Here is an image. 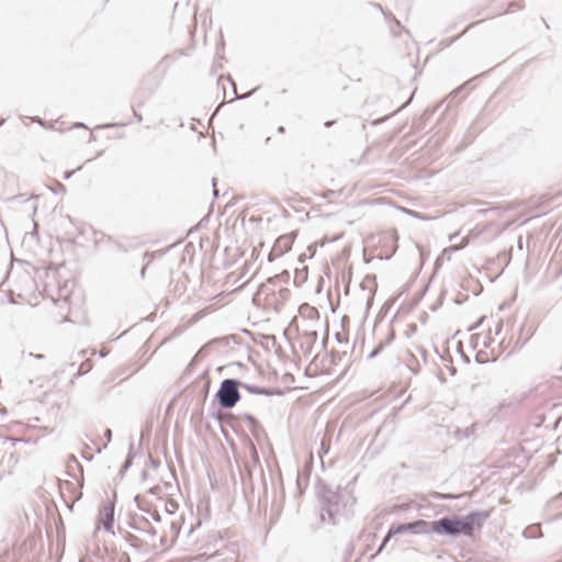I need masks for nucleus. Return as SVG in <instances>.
<instances>
[{
	"mask_svg": "<svg viewBox=\"0 0 562 562\" xmlns=\"http://www.w3.org/2000/svg\"><path fill=\"white\" fill-rule=\"evenodd\" d=\"M493 509H473L467 515L451 513L438 519L428 521V535H438L449 539L460 536L473 538L490 519Z\"/></svg>",
	"mask_w": 562,
	"mask_h": 562,
	"instance_id": "1",
	"label": "nucleus"
},
{
	"mask_svg": "<svg viewBox=\"0 0 562 562\" xmlns=\"http://www.w3.org/2000/svg\"><path fill=\"white\" fill-rule=\"evenodd\" d=\"M317 484L319 502L318 520L322 522L328 521L331 525H337V515L339 513V495L338 493L327 491L325 483L319 477Z\"/></svg>",
	"mask_w": 562,
	"mask_h": 562,
	"instance_id": "2",
	"label": "nucleus"
},
{
	"mask_svg": "<svg viewBox=\"0 0 562 562\" xmlns=\"http://www.w3.org/2000/svg\"><path fill=\"white\" fill-rule=\"evenodd\" d=\"M243 381L234 378L224 379L214 395V402L223 409H232L240 401L239 387Z\"/></svg>",
	"mask_w": 562,
	"mask_h": 562,
	"instance_id": "3",
	"label": "nucleus"
},
{
	"mask_svg": "<svg viewBox=\"0 0 562 562\" xmlns=\"http://www.w3.org/2000/svg\"><path fill=\"white\" fill-rule=\"evenodd\" d=\"M293 323L301 334V346L306 347L307 351H312L316 341V324L315 321L293 319Z\"/></svg>",
	"mask_w": 562,
	"mask_h": 562,
	"instance_id": "4",
	"label": "nucleus"
},
{
	"mask_svg": "<svg viewBox=\"0 0 562 562\" xmlns=\"http://www.w3.org/2000/svg\"><path fill=\"white\" fill-rule=\"evenodd\" d=\"M394 531L397 535L412 533V535H428V520L416 519L408 522L393 525Z\"/></svg>",
	"mask_w": 562,
	"mask_h": 562,
	"instance_id": "5",
	"label": "nucleus"
},
{
	"mask_svg": "<svg viewBox=\"0 0 562 562\" xmlns=\"http://www.w3.org/2000/svg\"><path fill=\"white\" fill-rule=\"evenodd\" d=\"M335 429H336L335 423H327L324 437L322 438V441H321L319 448H318V459L321 461L322 468H324L323 456L327 454L329 452V449H330L329 441H330V437Z\"/></svg>",
	"mask_w": 562,
	"mask_h": 562,
	"instance_id": "6",
	"label": "nucleus"
},
{
	"mask_svg": "<svg viewBox=\"0 0 562 562\" xmlns=\"http://www.w3.org/2000/svg\"><path fill=\"white\" fill-rule=\"evenodd\" d=\"M100 520L102 521L103 528L106 532L114 533V503H108L103 506Z\"/></svg>",
	"mask_w": 562,
	"mask_h": 562,
	"instance_id": "7",
	"label": "nucleus"
},
{
	"mask_svg": "<svg viewBox=\"0 0 562 562\" xmlns=\"http://www.w3.org/2000/svg\"><path fill=\"white\" fill-rule=\"evenodd\" d=\"M241 389L246 390L250 394L255 395H266V396H272V395H281L282 391L279 387H265V386H258L254 384H249L246 382H243Z\"/></svg>",
	"mask_w": 562,
	"mask_h": 562,
	"instance_id": "8",
	"label": "nucleus"
},
{
	"mask_svg": "<svg viewBox=\"0 0 562 562\" xmlns=\"http://www.w3.org/2000/svg\"><path fill=\"white\" fill-rule=\"evenodd\" d=\"M130 526L132 529L145 532L151 537L156 536V529L144 517H140L139 519L133 518V520L130 522Z\"/></svg>",
	"mask_w": 562,
	"mask_h": 562,
	"instance_id": "9",
	"label": "nucleus"
},
{
	"mask_svg": "<svg viewBox=\"0 0 562 562\" xmlns=\"http://www.w3.org/2000/svg\"><path fill=\"white\" fill-rule=\"evenodd\" d=\"M293 319H305V321H316V308L314 306H310L308 304H302L299 307V315Z\"/></svg>",
	"mask_w": 562,
	"mask_h": 562,
	"instance_id": "10",
	"label": "nucleus"
},
{
	"mask_svg": "<svg viewBox=\"0 0 562 562\" xmlns=\"http://www.w3.org/2000/svg\"><path fill=\"white\" fill-rule=\"evenodd\" d=\"M306 469H307V476H303L302 474H299L297 475V479H296V485H297V488L300 492L303 491L304 487H306L307 485V480L311 475V472H312V469H313V453L311 452L310 453V458H308V461L306 462Z\"/></svg>",
	"mask_w": 562,
	"mask_h": 562,
	"instance_id": "11",
	"label": "nucleus"
},
{
	"mask_svg": "<svg viewBox=\"0 0 562 562\" xmlns=\"http://www.w3.org/2000/svg\"><path fill=\"white\" fill-rule=\"evenodd\" d=\"M307 276H308V266H303L301 268H296L295 274H294V284L296 286H300L303 283H305L307 281Z\"/></svg>",
	"mask_w": 562,
	"mask_h": 562,
	"instance_id": "12",
	"label": "nucleus"
},
{
	"mask_svg": "<svg viewBox=\"0 0 562 562\" xmlns=\"http://www.w3.org/2000/svg\"><path fill=\"white\" fill-rule=\"evenodd\" d=\"M397 533L394 531V527L391 526L390 529L387 530V532L385 533V536L383 537L382 539V542L380 543L376 552L374 554H372L370 557V559H374L376 555H379L383 550L384 548L386 547V544L389 543V541L394 537L396 536Z\"/></svg>",
	"mask_w": 562,
	"mask_h": 562,
	"instance_id": "13",
	"label": "nucleus"
},
{
	"mask_svg": "<svg viewBox=\"0 0 562 562\" xmlns=\"http://www.w3.org/2000/svg\"><path fill=\"white\" fill-rule=\"evenodd\" d=\"M486 72H482L480 74L479 76H475L473 77L472 79L468 80L467 82L462 83L460 87H458L457 89H454L453 91L450 92V94L448 95V99L451 101V102H454V100L458 98V95L464 91L468 86L474 81L476 78H480V77H483L485 76Z\"/></svg>",
	"mask_w": 562,
	"mask_h": 562,
	"instance_id": "14",
	"label": "nucleus"
},
{
	"mask_svg": "<svg viewBox=\"0 0 562 562\" xmlns=\"http://www.w3.org/2000/svg\"><path fill=\"white\" fill-rule=\"evenodd\" d=\"M123 538L131 544L132 548L139 550L142 549L143 541L130 531L122 532Z\"/></svg>",
	"mask_w": 562,
	"mask_h": 562,
	"instance_id": "15",
	"label": "nucleus"
},
{
	"mask_svg": "<svg viewBox=\"0 0 562 562\" xmlns=\"http://www.w3.org/2000/svg\"><path fill=\"white\" fill-rule=\"evenodd\" d=\"M522 536L527 539H538L542 537L539 526L531 525L522 530Z\"/></svg>",
	"mask_w": 562,
	"mask_h": 562,
	"instance_id": "16",
	"label": "nucleus"
},
{
	"mask_svg": "<svg viewBox=\"0 0 562 562\" xmlns=\"http://www.w3.org/2000/svg\"><path fill=\"white\" fill-rule=\"evenodd\" d=\"M368 284H372V285H373V288H372V290H371V296H373V295H374V293H375V291H376V286H378V285H376V276H375V274H367V276L363 278V280H362V282H361V286H362V289H364ZM371 300H372V297H369V299H368V303H367L368 305H369V303H370V301H371Z\"/></svg>",
	"mask_w": 562,
	"mask_h": 562,
	"instance_id": "17",
	"label": "nucleus"
},
{
	"mask_svg": "<svg viewBox=\"0 0 562 562\" xmlns=\"http://www.w3.org/2000/svg\"><path fill=\"white\" fill-rule=\"evenodd\" d=\"M133 459H134V454H133V442H131L130 445V451L125 458V461L124 463L122 464L121 467V470H120V475L121 476H124L125 472L132 467L133 464Z\"/></svg>",
	"mask_w": 562,
	"mask_h": 562,
	"instance_id": "18",
	"label": "nucleus"
},
{
	"mask_svg": "<svg viewBox=\"0 0 562 562\" xmlns=\"http://www.w3.org/2000/svg\"><path fill=\"white\" fill-rule=\"evenodd\" d=\"M222 555L223 553L216 551V553L212 558L214 562H237V557L234 553V551H229L227 555H225L224 558H221Z\"/></svg>",
	"mask_w": 562,
	"mask_h": 562,
	"instance_id": "19",
	"label": "nucleus"
},
{
	"mask_svg": "<svg viewBox=\"0 0 562 562\" xmlns=\"http://www.w3.org/2000/svg\"><path fill=\"white\" fill-rule=\"evenodd\" d=\"M92 367H93V364H92L91 360L82 361L80 363V366L78 367L77 372L75 373V378H79L81 375L87 374L92 369Z\"/></svg>",
	"mask_w": 562,
	"mask_h": 562,
	"instance_id": "20",
	"label": "nucleus"
},
{
	"mask_svg": "<svg viewBox=\"0 0 562 562\" xmlns=\"http://www.w3.org/2000/svg\"><path fill=\"white\" fill-rule=\"evenodd\" d=\"M307 251L310 252L308 255L304 252L299 256V261L301 263H304L306 259L313 260L314 256L316 255V243H312L307 247Z\"/></svg>",
	"mask_w": 562,
	"mask_h": 562,
	"instance_id": "21",
	"label": "nucleus"
},
{
	"mask_svg": "<svg viewBox=\"0 0 562 562\" xmlns=\"http://www.w3.org/2000/svg\"><path fill=\"white\" fill-rule=\"evenodd\" d=\"M227 80L232 83V86H233V91H234V94H235V99H237V100H244V99H247V98L251 97V95H252V94H254V93L259 89V87L257 86V87H255L254 89H251L249 92H247V93H245V94H243V95H239V94H237V92H236V86H235V82L233 81V79H232V77H231L229 75L227 76Z\"/></svg>",
	"mask_w": 562,
	"mask_h": 562,
	"instance_id": "22",
	"label": "nucleus"
},
{
	"mask_svg": "<svg viewBox=\"0 0 562 562\" xmlns=\"http://www.w3.org/2000/svg\"><path fill=\"white\" fill-rule=\"evenodd\" d=\"M97 233H95V245L99 246V247H102V246H106V247H110V245L113 243V239L111 236L109 235H105L103 233H100V237H97Z\"/></svg>",
	"mask_w": 562,
	"mask_h": 562,
	"instance_id": "23",
	"label": "nucleus"
},
{
	"mask_svg": "<svg viewBox=\"0 0 562 562\" xmlns=\"http://www.w3.org/2000/svg\"><path fill=\"white\" fill-rule=\"evenodd\" d=\"M382 14L390 24L393 23L397 29H403L402 23L394 16L392 12L384 10Z\"/></svg>",
	"mask_w": 562,
	"mask_h": 562,
	"instance_id": "24",
	"label": "nucleus"
},
{
	"mask_svg": "<svg viewBox=\"0 0 562 562\" xmlns=\"http://www.w3.org/2000/svg\"><path fill=\"white\" fill-rule=\"evenodd\" d=\"M394 339H395V330H394V328H390L385 339L381 340L380 344L383 345V347L385 348L386 346L391 345L394 341Z\"/></svg>",
	"mask_w": 562,
	"mask_h": 562,
	"instance_id": "25",
	"label": "nucleus"
},
{
	"mask_svg": "<svg viewBox=\"0 0 562 562\" xmlns=\"http://www.w3.org/2000/svg\"><path fill=\"white\" fill-rule=\"evenodd\" d=\"M244 419L251 430H254L259 425L258 419L251 414H246Z\"/></svg>",
	"mask_w": 562,
	"mask_h": 562,
	"instance_id": "26",
	"label": "nucleus"
},
{
	"mask_svg": "<svg viewBox=\"0 0 562 562\" xmlns=\"http://www.w3.org/2000/svg\"><path fill=\"white\" fill-rule=\"evenodd\" d=\"M474 359H475V362L479 364H483V363H486L490 361V358L485 351H477L475 353Z\"/></svg>",
	"mask_w": 562,
	"mask_h": 562,
	"instance_id": "27",
	"label": "nucleus"
},
{
	"mask_svg": "<svg viewBox=\"0 0 562 562\" xmlns=\"http://www.w3.org/2000/svg\"><path fill=\"white\" fill-rule=\"evenodd\" d=\"M111 250H115V251H119V252H127L128 249L127 247H125L123 244L116 241V240H113V243L110 245L109 247Z\"/></svg>",
	"mask_w": 562,
	"mask_h": 562,
	"instance_id": "28",
	"label": "nucleus"
},
{
	"mask_svg": "<svg viewBox=\"0 0 562 562\" xmlns=\"http://www.w3.org/2000/svg\"><path fill=\"white\" fill-rule=\"evenodd\" d=\"M165 507H166L167 513L173 514L178 509V503L175 499H168L166 502Z\"/></svg>",
	"mask_w": 562,
	"mask_h": 562,
	"instance_id": "29",
	"label": "nucleus"
},
{
	"mask_svg": "<svg viewBox=\"0 0 562 562\" xmlns=\"http://www.w3.org/2000/svg\"><path fill=\"white\" fill-rule=\"evenodd\" d=\"M411 358L415 363H408L407 366H408L411 372L416 375L420 371V366H419L418 361L416 360L415 356L411 355Z\"/></svg>",
	"mask_w": 562,
	"mask_h": 562,
	"instance_id": "30",
	"label": "nucleus"
},
{
	"mask_svg": "<svg viewBox=\"0 0 562 562\" xmlns=\"http://www.w3.org/2000/svg\"><path fill=\"white\" fill-rule=\"evenodd\" d=\"M404 212L406 214H408L409 216L414 217V218H417V220H420V221H426L428 220V217L417 211H414V210H404Z\"/></svg>",
	"mask_w": 562,
	"mask_h": 562,
	"instance_id": "31",
	"label": "nucleus"
},
{
	"mask_svg": "<svg viewBox=\"0 0 562 562\" xmlns=\"http://www.w3.org/2000/svg\"><path fill=\"white\" fill-rule=\"evenodd\" d=\"M390 31L394 37H400L402 32L408 33V31L403 26V29H397L395 24H390Z\"/></svg>",
	"mask_w": 562,
	"mask_h": 562,
	"instance_id": "32",
	"label": "nucleus"
},
{
	"mask_svg": "<svg viewBox=\"0 0 562 562\" xmlns=\"http://www.w3.org/2000/svg\"><path fill=\"white\" fill-rule=\"evenodd\" d=\"M384 349L383 345H381L380 342L373 348V350L369 353L368 358L369 359H372L374 357H376L379 353L382 352V350Z\"/></svg>",
	"mask_w": 562,
	"mask_h": 562,
	"instance_id": "33",
	"label": "nucleus"
},
{
	"mask_svg": "<svg viewBox=\"0 0 562 562\" xmlns=\"http://www.w3.org/2000/svg\"><path fill=\"white\" fill-rule=\"evenodd\" d=\"M430 495L435 499H451V498H453V496L450 495V494H442V493H439V492H432Z\"/></svg>",
	"mask_w": 562,
	"mask_h": 562,
	"instance_id": "34",
	"label": "nucleus"
},
{
	"mask_svg": "<svg viewBox=\"0 0 562 562\" xmlns=\"http://www.w3.org/2000/svg\"><path fill=\"white\" fill-rule=\"evenodd\" d=\"M315 361H316V355L312 357V359H311V363H310V366L306 368V373H307V374H311V375H314V374H315V372H316V368L314 369V372L312 373V370H313L312 366L315 363Z\"/></svg>",
	"mask_w": 562,
	"mask_h": 562,
	"instance_id": "35",
	"label": "nucleus"
},
{
	"mask_svg": "<svg viewBox=\"0 0 562 562\" xmlns=\"http://www.w3.org/2000/svg\"><path fill=\"white\" fill-rule=\"evenodd\" d=\"M81 169V166H79L78 168H76L75 170H71V171H65L63 177L65 180H68L72 177V175L77 171H79Z\"/></svg>",
	"mask_w": 562,
	"mask_h": 562,
	"instance_id": "36",
	"label": "nucleus"
},
{
	"mask_svg": "<svg viewBox=\"0 0 562 562\" xmlns=\"http://www.w3.org/2000/svg\"><path fill=\"white\" fill-rule=\"evenodd\" d=\"M198 360H199V355H195L193 357V359L190 361V363L188 364L186 371L187 372L190 371L196 364Z\"/></svg>",
	"mask_w": 562,
	"mask_h": 562,
	"instance_id": "37",
	"label": "nucleus"
},
{
	"mask_svg": "<svg viewBox=\"0 0 562 562\" xmlns=\"http://www.w3.org/2000/svg\"><path fill=\"white\" fill-rule=\"evenodd\" d=\"M143 499H144V497H143V496H140V495H136V496L134 497V501H135V503H136L137 507H138L140 510H145V508L142 506V502H143Z\"/></svg>",
	"mask_w": 562,
	"mask_h": 562,
	"instance_id": "38",
	"label": "nucleus"
},
{
	"mask_svg": "<svg viewBox=\"0 0 562 562\" xmlns=\"http://www.w3.org/2000/svg\"><path fill=\"white\" fill-rule=\"evenodd\" d=\"M29 120L33 121V122H37L40 123L42 126L46 127V122L44 120H42L41 117L38 116H35V117H27Z\"/></svg>",
	"mask_w": 562,
	"mask_h": 562,
	"instance_id": "39",
	"label": "nucleus"
},
{
	"mask_svg": "<svg viewBox=\"0 0 562 562\" xmlns=\"http://www.w3.org/2000/svg\"><path fill=\"white\" fill-rule=\"evenodd\" d=\"M149 462H150V465L155 469L159 468V465H160V461L153 459L151 457H149Z\"/></svg>",
	"mask_w": 562,
	"mask_h": 562,
	"instance_id": "40",
	"label": "nucleus"
},
{
	"mask_svg": "<svg viewBox=\"0 0 562 562\" xmlns=\"http://www.w3.org/2000/svg\"><path fill=\"white\" fill-rule=\"evenodd\" d=\"M150 516L155 521H160L161 519L160 514L156 509L153 513H150Z\"/></svg>",
	"mask_w": 562,
	"mask_h": 562,
	"instance_id": "41",
	"label": "nucleus"
},
{
	"mask_svg": "<svg viewBox=\"0 0 562 562\" xmlns=\"http://www.w3.org/2000/svg\"><path fill=\"white\" fill-rule=\"evenodd\" d=\"M104 437L106 438L108 442L112 440V430L110 428L105 429Z\"/></svg>",
	"mask_w": 562,
	"mask_h": 562,
	"instance_id": "42",
	"label": "nucleus"
},
{
	"mask_svg": "<svg viewBox=\"0 0 562 562\" xmlns=\"http://www.w3.org/2000/svg\"><path fill=\"white\" fill-rule=\"evenodd\" d=\"M484 317H481L475 324H473L469 330H473V329H476L481 326L482 322H483Z\"/></svg>",
	"mask_w": 562,
	"mask_h": 562,
	"instance_id": "43",
	"label": "nucleus"
},
{
	"mask_svg": "<svg viewBox=\"0 0 562 562\" xmlns=\"http://www.w3.org/2000/svg\"><path fill=\"white\" fill-rule=\"evenodd\" d=\"M517 8H519V7H518V4H517V3H515V2H512V3H509V4H508L507 11H508V12H513V11H515Z\"/></svg>",
	"mask_w": 562,
	"mask_h": 562,
	"instance_id": "44",
	"label": "nucleus"
},
{
	"mask_svg": "<svg viewBox=\"0 0 562 562\" xmlns=\"http://www.w3.org/2000/svg\"><path fill=\"white\" fill-rule=\"evenodd\" d=\"M133 114H134L136 122L140 123L143 121L142 114L137 113L134 109H133Z\"/></svg>",
	"mask_w": 562,
	"mask_h": 562,
	"instance_id": "45",
	"label": "nucleus"
},
{
	"mask_svg": "<svg viewBox=\"0 0 562 562\" xmlns=\"http://www.w3.org/2000/svg\"><path fill=\"white\" fill-rule=\"evenodd\" d=\"M420 358H423V361L426 362L427 359V351L424 348H419Z\"/></svg>",
	"mask_w": 562,
	"mask_h": 562,
	"instance_id": "46",
	"label": "nucleus"
},
{
	"mask_svg": "<svg viewBox=\"0 0 562 562\" xmlns=\"http://www.w3.org/2000/svg\"><path fill=\"white\" fill-rule=\"evenodd\" d=\"M159 491H160V487H159V486H154V487H151V488L148 491V493H149V494H153V495H156V494H158V492H159Z\"/></svg>",
	"mask_w": 562,
	"mask_h": 562,
	"instance_id": "47",
	"label": "nucleus"
},
{
	"mask_svg": "<svg viewBox=\"0 0 562 562\" xmlns=\"http://www.w3.org/2000/svg\"><path fill=\"white\" fill-rule=\"evenodd\" d=\"M372 5H373L376 10H379L381 13H383V12H384V9H383V7H382L380 3L372 2Z\"/></svg>",
	"mask_w": 562,
	"mask_h": 562,
	"instance_id": "48",
	"label": "nucleus"
},
{
	"mask_svg": "<svg viewBox=\"0 0 562 562\" xmlns=\"http://www.w3.org/2000/svg\"><path fill=\"white\" fill-rule=\"evenodd\" d=\"M460 357L465 363H470V358L464 352H460Z\"/></svg>",
	"mask_w": 562,
	"mask_h": 562,
	"instance_id": "49",
	"label": "nucleus"
},
{
	"mask_svg": "<svg viewBox=\"0 0 562 562\" xmlns=\"http://www.w3.org/2000/svg\"><path fill=\"white\" fill-rule=\"evenodd\" d=\"M317 283H318V293H321L322 286H323V283H324V279L322 277H318Z\"/></svg>",
	"mask_w": 562,
	"mask_h": 562,
	"instance_id": "50",
	"label": "nucleus"
},
{
	"mask_svg": "<svg viewBox=\"0 0 562 562\" xmlns=\"http://www.w3.org/2000/svg\"><path fill=\"white\" fill-rule=\"evenodd\" d=\"M212 183H213V194H214V196H218V190L215 187V179L214 178L212 179Z\"/></svg>",
	"mask_w": 562,
	"mask_h": 562,
	"instance_id": "51",
	"label": "nucleus"
},
{
	"mask_svg": "<svg viewBox=\"0 0 562 562\" xmlns=\"http://www.w3.org/2000/svg\"><path fill=\"white\" fill-rule=\"evenodd\" d=\"M336 123H337V121H336V120H329V121H326L324 125H325L326 127H330L331 125H334V124H336Z\"/></svg>",
	"mask_w": 562,
	"mask_h": 562,
	"instance_id": "52",
	"label": "nucleus"
},
{
	"mask_svg": "<svg viewBox=\"0 0 562 562\" xmlns=\"http://www.w3.org/2000/svg\"><path fill=\"white\" fill-rule=\"evenodd\" d=\"M29 356H30V357H34V358H36V359H42V358H44V355H41V353H36V355H35V353H33V352H30V353H29Z\"/></svg>",
	"mask_w": 562,
	"mask_h": 562,
	"instance_id": "53",
	"label": "nucleus"
},
{
	"mask_svg": "<svg viewBox=\"0 0 562 562\" xmlns=\"http://www.w3.org/2000/svg\"><path fill=\"white\" fill-rule=\"evenodd\" d=\"M459 37H460V35H458V36H456V37H452L451 40H449V41L446 43V46H449L450 44H452L453 42H456Z\"/></svg>",
	"mask_w": 562,
	"mask_h": 562,
	"instance_id": "54",
	"label": "nucleus"
},
{
	"mask_svg": "<svg viewBox=\"0 0 562 562\" xmlns=\"http://www.w3.org/2000/svg\"><path fill=\"white\" fill-rule=\"evenodd\" d=\"M288 243V238L286 237H280L278 240H277V244L280 245L281 243Z\"/></svg>",
	"mask_w": 562,
	"mask_h": 562,
	"instance_id": "55",
	"label": "nucleus"
},
{
	"mask_svg": "<svg viewBox=\"0 0 562 562\" xmlns=\"http://www.w3.org/2000/svg\"><path fill=\"white\" fill-rule=\"evenodd\" d=\"M200 378H202V379H206V378H209V370H204V371L202 372V374L200 375Z\"/></svg>",
	"mask_w": 562,
	"mask_h": 562,
	"instance_id": "56",
	"label": "nucleus"
},
{
	"mask_svg": "<svg viewBox=\"0 0 562 562\" xmlns=\"http://www.w3.org/2000/svg\"><path fill=\"white\" fill-rule=\"evenodd\" d=\"M469 143H465V144H462V145H459L458 146V150H463L467 146H468Z\"/></svg>",
	"mask_w": 562,
	"mask_h": 562,
	"instance_id": "57",
	"label": "nucleus"
},
{
	"mask_svg": "<svg viewBox=\"0 0 562 562\" xmlns=\"http://www.w3.org/2000/svg\"><path fill=\"white\" fill-rule=\"evenodd\" d=\"M449 371L451 375H454L457 373V369L454 367H450Z\"/></svg>",
	"mask_w": 562,
	"mask_h": 562,
	"instance_id": "58",
	"label": "nucleus"
},
{
	"mask_svg": "<svg viewBox=\"0 0 562 562\" xmlns=\"http://www.w3.org/2000/svg\"><path fill=\"white\" fill-rule=\"evenodd\" d=\"M457 351H458L459 353H460V352H463V351H462V345H461V342H458V345H457Z\"/></svg>",
	"mask_w": 562,
	"mask_h": 562,
	"instance_id": "59",
	"label": "nucleus"
},
{
	"mask_svg": "<svg viewBox=\"0 0 562 562\" xmlns=\"http://www.w3.org/2000/svg\"><path fill=\"white\" fill-rule=\"evenodd\" d=\"M142 479H143V480H146V479H147V471H146V470H144V471L142 472Z\"/></svg>",
	"mask_w": 562,
	"mask_h": 562,
	"instance_id": "60",
	"label": "nucleus"
},
{
	"mask_svg": "<svg viewBox=\"0 0 562 562\" xmlns=\"http://www.w3.org/2000/svg\"><path fill=\"white\" fill-rule=\"evenodd\" d=\"M502 330V324L499 323L497 326H496V334H499Z\"/></svg>",
	"mask_w": 562,
	"mask_h": 562,
	"instance_id": "61",
	"label": "nucleus"
},
{
	"mask_svg": "<svg viewBox=\"0 0 562 562\" xmlns=\"http://www.w3.org/2000/svg\"><path fill=\"white\" fill-rule=\"evenodd\" d=\"M145 273H146V267H143L142 270H140V276L142 278L145 277Z\"/></svg>",
	"mask_w": 562,
	"mask_h": 562,
	"instance_id": "62",
	"label": "nucleus"
},
{
	"mask_svg": "<svg viewBox=\"0 0 562 562\" xmlns=\"http://www.w3.org/2000/svg\"><path fill=\"white\" fill-rule=\"evenodd\" d=\"M278 132H279V133H281V134H283V133L285 132L284 126H280V127L278 128Z\"/></svg>",
	"mask_w": 562,
	"mask_h": 562,
	"instance_id": "63",
	"label": "nucleus"
},
{
	"mask_svg": "<svg viewBox=\"0 0 562 562\" xmlns=\"http://www.w3.org/2000/svg\"><path fill=\"white\" fill-rule=\"evenodd\" d=\"M58 188H60V191H63V192H65V191H66L65 186H64V184H61V183H58Z\"/></svg>",
	"mask_w": 562,
	"mask_h": 562,
	"instance_id": "64",
	"label": "nucleus"
}]
</instances>
